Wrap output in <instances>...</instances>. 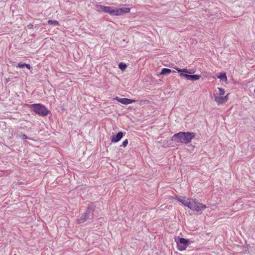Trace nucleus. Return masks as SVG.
Instances as JSON below:
<instances>
[{"mask_svg": "<svg viewBox=\"0 0 255 255\" xmlns=\"http://www.w3.org/2000/svg\"><path fill=\"white\" fill-rule=\"evenodd\" d=\"M175 199L184 206L193 211H200L206 208V205L198 203L195 200L191 198H187L185 197H176Z\"/></svg>", "mask_w": 255, "mask_h": 255, "instance_id": "1", "label": "nucleus"}, {"mask_svg": "<svg viewBox=\"0 0 255 255\" xmlns=\"http://www.w3.org/2000/svg\"><path fill=\"white\" fill-rule=\"evenodd\" d=\"M196 136V133L191 132H179L174 134L171 137V140L176 143L181 144H187L190 142L193 138Z\"/></svg>", "mask_w": 255, "mask_h": 255, "instance_id": "2", "label": "nucleus"}, {"mask_svg": "<svg viewBox=\"0 0 255 255\" xmlns=\"http://www.w3.org/2000/svg\"><path fill=\"white\" fill-rule=\"evenodd\" d=\"M29 108H33L34 112L38 115L42 117L46 116L49 112L47 109L40 104H33L31 105L26 104Z\"/></svg>", "mask_w": 255, "mask_h": 255, "instance_id": "3", "label": "nucleus"}, {"mask_svg": "<svg viewBox=\"0 0 255 255\" xmlns=\"http://www.w3.org/2000/svg\"><path fill=\"white\" fill-rule=\"evenodd\" d=\"M96 7L97 11L98 12H105L108 13L111 15H114V9L111 6H106L100 4H96Z\"/></svg>", "mask_w": 255, "mask_h": 255, "instance_id": "4", "label": "nucleus"}, {"mask_svg": "<svg viewBox=\"0 0 255 255\" xmlns=\"http://www.w3.org/2000/svg\"><path fill=\"white\" fill-rule=\"evenodd\" d=\"M179 240V242L177 243L178 250L180 251L185 250L188 245L189 241L182 238H180Z\"/></svg>", "mask_w": 255, "mask_h": 255, "instance_id": "5", "label": "nucleus"}, {"mask_svg": "<svg viewBox=\"0 0 255 255\" xmlns=\"http://www.w3.org/2000/svg\"><path fill=\"white\" fill-rule=\"evenodd\" d=\"M130 11V8L129 7H123L120 8H117L114 10V15H120L124 13H129Z\"/></svg>", "mask_w": 255, "mask_h": 255, "instance_id": "6", "label": "nucleus"}, {"mask_svg": "<svg viewBox=\"0 0 255 255\" xmlns=\"http://www.w3.org/2000/svg\"><path fill=\"white\" fill-rule=\"evenodd\" d=\"M180 76L181 77H185L186 80L195 81L199 79L200 76L198 75H188L184 73H180Z\"/></svg>", "mask_w": 255, "mask_h": 255, "instance_id": "7", "label": "nucleus"}, {"mask_svg": "<svg viewBox=\"0 0 255 255\" xmlns=\"http://www.w3.org/2000/svg\"><path fill=\"white\" fill-rule=\"evenodd\" d=\"M118 102H120L123 104L128 105L129 104H131L134 103L135 102V100H131L128 98H119L117 97L116 99Z\"/></svg>", "mask_w": 255, "mask_h": 255, "instance_id": "8", "label": "nucleus"}, {"mask_svg": "<svg viewBox=\"0 0 255 255\" xmlns=\"http://www.w3.org/2000/svg\"><path fill=\"white\" fill-rule=\"evenodd\" d=\"M123 136V133L122 131L119 132L117 135L112 136L111 141L112 142H117L121 139Z\"/></svg>", "mask_w": 255, "mask_h": 255, "instance_id": "9", "label": "nucleus"}, {"mask_svg": "<svg viewBox=\"0 0 255 255\" xmlns=\"http://www.w3.org/2000/svg\"><path fill=\"white\" fill-rule=\"evenodd\" d=\"M89 214V212L88 211H86L84 213V215H83V216L82 217H81L80 219H79L77 220V223L80 224V223L85 222L88 218Z\"/></svg>", "mask_w": 255, "mask_h": 255, "instance_id": "10", "label": "nucleus"}, {"mask_svg": "<svg viewBox=\"0 0 255 255\" xmlns=\"http://www.w3.org/2000/svg\"><path fill=\"white\" fill-rule=\"evenodd\" d=\"M215 101L218 103V105H220L225 103L223 97L215 96Z\"/></svg>", "mask_w": 255, "mask_h": 255, "instance_id": "11", "label": "nucleus"}, {"mask_svg": "<svg viewBox=\"0 0 255 255\" xmlns=\"http://www.w3.org/2000/svg\"><path fill=\"white\" fill-rule=\"evenodd\" d=\"M217 76L218 78L220 79L223 81L226 82L227 81V78L225 73H221L219 75H217Z\"/></svg>", "mask_w": 255, "mask_h": 255, "instance_id": "12", "label": "nucleus"}, {"mask_svg": "<svg viewBox=\"0 0 255 255\" xmlns=\"http://www.w3.org/2000/svg\"><path fill=\"white\" fill-rule=\"evenodd\" d=\"M172 72L171 70L168 68H163L162 69L160 75H166L170 74Z\"/></svg>", "mask_w": 255, "mask_h": 255, "instance_id": "13", "label": "nucleus"}, {"mask_svg": "<svg viewBox=\"0 0 255 255\" xmlns=\"http://www.w3.org/2000/svg\"><path fill=\"white\" fill-rule=\"evenodd\" d=\"M175 69L178 72H180V73H192L191 72L188 71V70L186 68H184V69H180L178 67H175Z\"/></svg>", "mask_w": 255, "mask_h": 255, "instance_id": "14", "label": "nucleus"}, {"mask_svg": "<svg viewBox=\"0 0 255 255\" xmlns=\"http://www.w3.org/2000/svg\"><path fill=\"white\" fill-rule=\"evenodd\" d=\"M18 67L19 68H23L24 67H26L28 69H30L31 68L30 65L26 63H18Z\"/></svg>", "mask_w": 255, "mask_h": 255, "instance_id": "15", "label": "nucleus"}, {"mask_svg": "<svg viewBox=\"0 0 255 255\" xmlns=\"http://www.w3.org/2000/svg\"><path fill=\"white\" fill-rule=\"evenodd\" d=\"M47 23L50 25H59V22L57 20H48Z\"/></svg>", "mask_w": 255, "mask_h": 255, "instance_id": "16", "label": "nucleus"}, {"mask_svg": "<svg viewBox=\"0 0 255 255\" xmlns=\"http://www.w3.org/2000/svg\"><path fill=\"white\" fill-rule=\"evenodd\" d=\"M119 67L121 70H124L127 68V65L123 62H121L119 65Z\"/></svg>", "mask_w": 255, "mask_h": 255, "instance_id": "17", "label": "nucleus"}, {"mask_svg": "<svg viewBox=\"0 0 255 255\" xmlns=\"http://www.w3.org/2000/svg\"><path fill=\"white\" fill-rule=\"evenodd\" d=\"M219 94L220 95H223L225 94V90L222 88H218Z\"/></svg>", "mask_w": 255, "mask_h": 255, "instance_id": "18", "label": "nucleus"}, {"mask_svg": "<svg viewBox=\"0 0 255 255\" xmlns=\"http://www.w3.org/2000/svg\"><path fill=\"white\" fill-rule=\"evenodd\" d=\"M128 143V140L127 139L123 142V145L124 147H126Z\"/></svg>", "mask_w": 255, "mask_h": 255, "instance_id": "19", "label": "nucleus"}, {"mask_svg": "<svg viewBox=\"0 0 255 255\" xmlns=\"http://www.w3.org/2000/svg\"><path fill=\"white\" fill-rule=\"evenodd\" d=\"M228 95H229V94H227L226 96L223 97V99H224V100L225 102H226V101H228Z\"/></svg>", "mask_w": 255, "mask_h": 255, "instance_id": "20", "label": "nucleus"}, {"mask_svg": "<svg viewBox=\"0 0 255 255\" xmlns=\"http://www.w3.org/2000/svg\"><path fill=\"white\" fill-rule=\"evenodd\" d=\"M22 138L23 139H26V138H27V136L25 134H24L22 136Z\"/></svg>", "mask_w": 255, "mask_h": 255, "instance_id": "21", "label": "nucleus"}, {"mask_svg": "<svg viewBox=\"0 0 255 255\" xmlns=\"http://www.w3.org/2000/svg\"><path fill=\"white\" fill-rule=\"evenodd\" d=\"M28 27L29 28H31L33 27V25L32 24H29V25H28Z\"/></svg>", "mask_w": 255, "mask_h": 255, "instance_id": "22", "label": "nucleus"}, {"mask_svg": "<svg viewBox=\"0 0 255 255\" xmlns=\"http://www.w3.org/2000/svg\"><path fill=\"white\" fill-rule=\"evenodd\" d=\"M239 202H237L236 203H235L234 204V206H237L239 204Z\"/></svg>", "mask_w": 255, "mask_h": 255, "instance_id": "23", "label": "nucleus"}, {"mask_svg": "<svg viewBox=\"0 0 255 255\" xmlns=\"http://www.w3.org/2000/svg\"><path fill=\"white\" fill-rule=\"evenodd\" d=\"M240 206H241V207H242V204H241ZM237 209L238 210H240L241 209V207H238V208H237Z\"/></svg>", "mask_w": 255, "mask_h": 255, "instance_id": "24", "label": "nucleus"}]
</instances>
